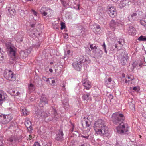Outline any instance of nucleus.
I'll return each mask as SVG.
<instances>
[{
	"label": "nucleus",
	"mask_w": 146,
	"mask_h": 146,
	"mask_svg": "<svg viewBox=\"0 0 146 146\" xmlns=\"http://www.w3.org/2000/svg\"><path fill=\"white\" fill-rule=\"evenodd\" d=\"M122 76H123V77H124L125 76L124 75H123H123Z\"/></svg>",
	"instance_id": "e2e57ef3"
},
{
	"label": "nucleus",
	"mask_w": 146,
	"mask_h": 146,
	"mask_svg": "<svg viewBox=\"0 0 146 146\" xmlns=\"http://www.w3.org/2000/svg\"><path fill=\"white\" fill-rule=\"evenodd\" d=\"M6 45L9 52L10 55L12 57H14L15 56V52L14 47L11 46V43H10L8 44L6 43Z\"/></svg>",
	"instance_id": "0eeeda50"
},
{
	"label": "nucleus",
	"mask_w": 146,
	"mask_h": 146,
	"mask_svg": "<svg viewBox=\"0 0 146 146\" xmlns=\"http://www.w3.org/2000/svg\"><path fill=\"white\" fill-rule=\"evenodd\" d=\"M47 78L45 77H42V80L44 81H46Z\"/></svg>",
	"instance_id": "79ce46f5"
},
{
	"label": "nucleus",
	"mask_w": 146,
	"mask_h": 146,
	"mask_svg": "<svg viewBox=\"0 0 146 146\" xmlns=\"http://www.w3.org/2000/svg\"><path fill=\"white\" fill-rule=\"evenodd\" d=\"M110 98L111 99H113V96L112 95H110Z\"/></svg>",
	"instance_id": "8fccbe9b"
},
{
	"label": "nucleus",
	"mask_w": 146,
	"mask_h": 146,
	"mask_svg": "<svg viewBox=\"0 0 146 146\" xmlns=\"http://www.w3.org/2000/svg\"><path fill=\"white\" fill-rule=\"evenodd\" d=\"M25 124L27 127H29L31 125V123L30 121H27L25 122Z\"/></svg>",
	"instance_id": "c85d7f7f"
},
{
	"label": "nucleus",
	"mask_w": 146,
	"mask_h": 146,
	"mask_svg": "<svg viewBox=\"0 0 146 146\" xmlns=\"http://www.w3.org/2000/svg\"><path fill=\"white\" fill-rule=\"evenodd\" d=\"M134 79V78L133 76H128L127 77V78H126V80L125 81V83H127L129 82L132 80Z\"/></svg>",
	"instance_id": "4be33fe9"
},
{
	"label": "nucleus",
	"mask_w": 146,
	"mask_h": 146,
	"mask_svg": "<svg viewBox=\"0 0 146 146\" xmlns=\"http://www.w3.org/2000/svg\"><path fill=\"white\" fill-rule=\"evenodd\" d=\"M21 112L23 115H26L27 114V111L25 108L23 107H21Z\"/></svg>",
	"instance_id": "412c9836"
},
{
	"label": "nucleus",
	"mask_w": 146,
	"mask_h": 146,
	"mask_svg": "<svg viewBox=\"0 0 146 146\" xmlns=\"http://www.w3.org/2000/svg\"><path fill=\"white\" fill-rule=\"evenodd\" d=\"M8 141L11 142H12L13 141V138H10L8 139Z\"/></svg>",
	"instance_id": "58836bf2"
},
{
	"label": "nucleus",
	"mask_w": 146,
	"mask_h": 146,
	"mask_svg": "<svg viewBox=\"0 0 146 146\" xmlns=\"http://www.w3.org/2000/svg\"><path fill=\"white\" fill-rule=\"evenodd\" d=\"M108 11L110 15L112 17H115L116 14V9L113 7L108 6Z\"/></svg>",
	"instance_id": "6e6552de"
},
{
	"label": "nucleus",
	"mask_w": 146,
	"mask_h": 146,
	"mask_svg": "<svg viewBox=\"0 0 146 146\" xmlns=\"http://www.w3.org/2000/svg\"><path fill=\"white\" fill-rule=\"evenodd\" d=\"M32 12L33 14L35 16H36L37 15V12L34 10H32Z\"/></svg>",
	"instance_id": "c9c22d12"
},
{
	"label": "nucleus",
	"mask_w": 146,
	"mask_h": 146,
	"mask_svg": "<svg viewBox=\"0 0 146 146\" xmlns=\"http://www.w3.org/2000/svg\"><path fill=\"white\" fill-rule=\"evenodd\" d=\"M81 146H90V145L89 144L85 143L81 145Z\"/></svg>",
	"instance_id": "ea45409f"
},
{
	"label": "nucleus",
	"mask_w": 146,
	"mask_h": 146,
	"mask_svg": "<svg viewBox=\"0 0 146 146\" xmlns=\"http://www.w3.org/2000/svg\"><path fill=\"white\" fill-rule=\"evenodd\" d=\"M40 12L43 15L46 17L50 16L52 12V10L44 7H42Z\"/></svg>",
	"instance_id": "423d86ee"
},
{
	"label": "nucleus",
	"mask_w": 146,
	"mask_h": 146,
	"mask_svg": "<svg viewBox=\"0 0 146 146\" xmlns=\"http://www.w3.org/2000/svg\"><path fill=\"white\" fill-rule=\"evenodd\" d=\"M81 61L76 62L73 64L74 68L76 70L80 71L81 67Z\"/></svg>",
	"instance_id": "9b49d317"
},
{
	"label": "nucleus",
	"mask_w": 146,
	"mask_h": 146,
	"mask_svg": "<svg viewBox=\"0 0 146 146\" xmlns=\"http://www.w3.org/2000/svg\"><path fill=\"white\" fill-rule=\"evenodd\" d=\"M17 95H19V94L20 93L19 92H17Z\"/></svg>",
	"instance_id": "4d7b16f0"
},
{
	"label": "nucleus",
	"mask_w": 146,
	"mask_h": 146,
	"mask_svg": "<svg viewBox=\"0 0 146 146\" xmlns=\"http://www.w3.org/2000/svg\"><path fill=\"white\" fill-rule=\"evenodd\" d=\"M49 71L50 72H53V70L52 69H50L49 70Z\"/></svg>",
	"instance_id": "a18cd8bd"
},
{
	"label": "nucleus",
	"mask_w": 146,
	"mask_h": 146,
	"mask_svg": "<svg viewBox=\"0 0 146 146\" xmlns=\"http://www.w3.org/2000/svg\"><path fill=\"white\" fill-rule=\"evenodd\" d=\"M4 0H0V2L2 3L4 1Z\"/></svg>",
	"instance_id": "6e6d98bb"
},
{
	"label": "nucleus",
	"mask_w": 146,
	"mask_h": 146,
	"mask_svg": "<svg viewBox=\"0 0 146 146\" xmlns=\"http://www.w3.org/2000/svg\"><path fill=\"white\" fill-rule=\"evenodd\" d=\"M78 9H79V7H78Z\"/></svg>",
	"instance_id": "0e129e2a"
},
{
	"label": "nucleus",
	"mask_w": 146,
	"mask_h": 146,
	"mask_svg": "<svg viewBox=\"0 0 146 146\" xmlns=\"http://www.w3.org/2000/svg\"><path fill=\"white\" fill-rule=\"evenodd\" d=\"M82 82L83 86L86 89L89 90L91 87V83L88 79L84 80Z\"/></svg>",
	"instance_id": "1a4fd4ad"
},
{
	"label": "nucleus",
	"mask_w": 146,
	"mask_h": 146,
	"mask_svg": "<svg viewBox=\"0 0 146 146\" xmlns=\"http://www.w3.org/2000/svg\"><path fill=\"white\" fill-rule=\"evenodd\" d=\"M118 25V23L113 20H111L110 23V27L111 29L114 31Z\"/></svg>",
	"instance_id": "4468645a"
},
{
	"label": "nucleus",
	"mask_w": 146,
	"mask_h": 146,
	"mask_svg": "<svg viewBox=\"0 0 146 146\" xmlns=\"http://www.w3.org/2000/svg\"><path fill=\"white\" fill-rule=\"evenodd\" d=\"M70 52V50H68L67 51V53L68 54H69Z\"/></svg>",
	"instance_id": "de8ad7c7"
},
{
	"label": "nucleus",
	"mask_w": 146,
	"mask_h": 146,
	"mask_svg": "<svg viewBox=\"0 0 146 146\" xmlns=\"http://www.w3.org/2000/svg\"><path fill=\"white\" fill-rule=\"evenodd\" d=\"M94 128L98 134L106 136L108 135V128L105 125L104 121L101 119H99L95 122Z\"/></svg>",
	"instance_id": "f257e3e1"
},
{
	"label": "nucleus",
	"mask_w": 146,
	"mask_h": 146,
	"mask_svg": "<svg viewBox=\"0 0 146 146\" xmlns=\"http://www.w3.org/2000/svg\"><path fill=\"white\" fill-rule=\"evenodd\" d=\"M122 55L123 57V60H126L128 59L127 54L126 52H124L123 53Z\"/></svg>",
	"instance_id": "a878e982"
},
{
	"label": "nucleus",
	"mask_w": 146,
	"mask_h": 146,
	"mask_svg": "<svg viewBox=\"0 0 146 146\" xmlns=\"http://www.w3.org/2000/svg\"><path fill=\"white\" fill-rule=\"evenodd\" d=\"M12 119L11 117L9 115H0V124L7 123Z\"/></svg>",
	"instance_id": "20e7f679"
},
{
	"label": "nucleus",
	"mask_w": 146,
	"mask_h": 146,
	"mask_svg": "<svg viewBox=\"0 0 146 146\" xmlns=\"http://www.w3.org/2000/svg\"><path fill=\"white\" fill-rule=\"evenodd\" d=\"M95 47V46H94V45L93 44H91L90 46V48L91 49H94Z\"/></svg>",
	"instance_id": "e433bc0d"
},
{
	"label": "nucleus",
	"mask_w": 146,
	"mask_h": 146,
	"mask_svg": "<svg viewBox=\"0 0 146 146\" xmlns=\"http://www.w3.org/2000/svg\"><path fill=\"white\" fill-rule=\"evenodd\" d=\"M1 48H0V62L4 59V56L1 52Z\"/></svg>",
	"instance_id": "b1692460"
},
{
	"label": "nucleus",
	"mask_w": 146,
	"mask_h": 146,
	"mask_svg": "<svg viewBox=\"0 0 146 146\" xmlns=\"http://www.w3.org/2000/svg\"><path fill=\"white\" fill-rule=\"evenodd\" d=\"M118 42L120 44H122V42H121L120 41H119Z\"/></svg>",
	"instance_id": "5fc2aeb1"
},
{
	"label": "nucleus",
	"mask_w": 146,
	"mask_h": 146,
	"mask_svg": "<svg viewBox=\"0 0 146 146\" xmlns=\"http://www.w3.org/2000/svg\"><path fill=\"white\" fill-rule=\"evenodd\" d=\"M104 51H105V52L106 54H107V50H106V48H104Z\"/></svg>",
	"instance_id": "09e8293b"
},
{
	"label": "nucleus",
	"mask_w": 146,
	"mask_h": 146,
	"mask_svg": "<svg viewBox=\"0 0 146 146\" xmlns=\"http://www.w3.org/2000/svg\"><path fill=\"white\" fill-rule=\"evenodd\" d=\"M41 101L43 104H45L48 103V100L45 97L42 98L41 99Z\"/></svg>",
	"instance_id": "bb28decb"
},
{
	"label": "nucleus",
	"mask_w": 146,
	"mask_h": 146,
	"mask_svg": "<svg viewBox=\"0 0 146 146\" xmlns=\"http://www.w3.org/2000/svg\"><path fill=\"white\" fill-rule=\"evenodd\" d=\"M4 75L5 78L9 80L13 81L15 80V78L13 76V73L10 70H5Z\"/></svg>",
	"instance_id": "39448f33"
},
{
	"label": "nucleus",
	"mask_w": 146,
	"mask_h": 146,
	"mask_svg": "<svg viewBox=\"0 0 146 146\" xmlns=\"http://www.w3.org/2000/svg\"><path fill=\"white\" fill-rule=\"evenodd\" d=\"M64 38H66V39L68 38V34L66 33L64 35Z\"/></svg>",
	"instance_id": "72a5a7b5"
},
{
	"label": "nucleus",
	"mask_w": 146,
	"mask_h": 146,
	"mask_svg": "<svg viewBox=\"0 0 146 146\" xmlns=\"http://www.w3.org/2000/svg\"><path fill=\"white\" fill-rule=\"evenodd\" d=\"M140 137L141 138V136L140 135Z\"/></svg>",
	"instance_id": "69168bd1"
},
{
	"label": "nucleus",
	"mask_w": 146,
	"mask_h": 146,
	"mask_svg": "<svg viewBox=\"0 0 146 146\" xmlns=\"http://www.w3.org/2000/svg\"><path fill=\"white\" fill-rule=\"evenodd\" d=\"M29 137L28 138V139H32V137L30 135H29Z\"/></svg>",
	"instance_id": "49530a36"
},
{
	"label": "nucleus",
	"mask_w": 146,
	"mask_h": 146,
	"mask_svg": "<svg viewBox=\"0 0 146 146\" xmlns=\"http://www.w3.org/2000/svg\"><path fill=\"white\" fill-rule=\"evenodd\" d=\"M133 90L135 91L138 92L140 90V88L138 86L134 87L133 88Z\"/></svg>",
	"instance_id": "c756f323"
},
{
	"label": "nucleus",
	"mask_w": 146,
	"mask_h": 146,
	"mask_svg": "<svg viewBox=\"0 0 146 146\" xmlns=\"http://www.w3.org/2000/svg\"><path fill=\"white\" fill-rule=\"evenodd\" d=\"M101 12V13H102V9H100L99 10V9H98V13H99V12Z\"/></svg>",
	"instance_id": "a19ab883"
},
{
	"label": "nucleus",
	"mask_w": 146,
	"mask_h": 146,
	"mask_svg": "<svg viewBox=\"0 0 146 146\" xmlns=\"http://www.w3.org/2000/svg\"><path fill=\"white\" fill-rule=\"evenodd\" d=\"M115 47L116 48H117V45H116L115 46Z\"/></svg>",
	"instance_id": "13d9d810"
},
{
	"label": "nucleus",
	"mask_w": 146,
	"mask_h": 146,
	"mask_svg": "<svg viewBox=\"0 0 146 146\" xmlns=\"http://www.w3.org/2000/svg\"><path fill=\"white\" fill-rule=\"evenodd\" d=\"M35 25L34 24H32V25H31V26L32 27H35Z\"/></svg>",
	"instance_id": "3c124183"
},
{
	"label": "nucleus",
	"mask_w": 146,
	"mask_h": 146,
	"mask_svg": "<svg viewBox=\"0 0 146 146\" xmlns=\"http://www.w3.org/2000/svg\"><path fill=\"white\" fill-rule=\"evenodd\" d=\"M13 93H15V91H13Z\"/></svg>",
	"instance_id": "680f3d73"
},
{
	"label": "nucleus",
	"mask_w": 146,
	"mask_h": 146,
	"mask_svg": "<svg viewBox=\"0 0 146 146\" xmlns=\"http://www.w3.org/2000/svg\"><path fill=\"white\" fill-rule=\"evenodd\" d=\"M128 32L130 35H135L136 33V31L135 28L133 27L132 26H131L128 29Z\"/></svg>",
	"instance_id": "dca6fc26"
},
{
	"label": "nucleus",
	"mask_w": 146,
	"mask_h": 146,
	"mask_svg": "<svg viewBox=\"0 0 146 146\" xmlns=\"http://www.w3.org/2000/svg\"><path fill=\"white\" fill-rule=\"evenodd\" d=\"M82 98L84 101H86L87 102L88 100L90 99V94H83Z\"/></svg>",
	"instance_id": "6ab92c4d"
},
{
	"label": "nucleus",
	"mask_w": 146,
	"mask_h": 146,
	"mask_svg": "<svg viewBox=\"0 0 146 146\" xmlns=\"http://www.w3.org/2000/svg\"><path fill=\"white\" fill-rule=\"evenodd\" d=\"M102 46L103 47V49H104V48H106V46L105 45V43L104 42Z\"/></svg>",
	"instance_id": "4c0bfd02"
},
{
	"label": "nucleus",
	"mask_w": 146,
	"mask_h": 146,
	"mask_svg": "<svg viewBox=\"0 0 146 146\" xmlns=\"http://www.w3.org/2000/svg\"><path fill=\"white\" fill-rule=\"evenodd\" d=\"M86 126L87 127H89L90 125V122L86 121L85 122Z\"/></svg>",
	"instance_id": "f704fd0d"
},
{
	"label": "nucleus",
	"mask_w": 146,
	"mask_h": 146,
	"mask_svg": "<svg viewBox=\"0 0 146 146\" xmlns=\"http://www.w3.org/2000/svg\"><path fill=\"white\" fill-rule=\"evenodd\" d=\"M33 146H40V144L37 142H35Z\"/></svg>",
	"instance_id": "473e14b6"
},
{
	"label": "nucleus",
	"mask_w": 146,
	"mask_h": 146,
	"mask_svg": "<svg viewBox=\"0 0 146 146\" xmlns=\"http://www.w3.org/2000/svg\"><path fill=\"white\" fill-rule=\"evenodd\" d=\"M63 132L62 131H60L57 134L56 139L58 141H60L63 138Z\"/></svg>",
	"instance_id": "f3484780"
},
{
	"label": "nucleus",
	"mask_w": 146,
	"mask_h": 146,
	"mask_svg": "<svg viewBox=\"0 0 146 146\" xmlns=\"http://www.w3.org/2000/svg\"><path fill=\"white\" fill-rule=\"evenodd\" d=\"M50 78L51 79V78H47L46 80V82H48V81H49V79Z\"/></svg>",
	"instance_id": "864d4df0"
},
{
	"label": "nucleus",
	"mask_w": 146,
	"mask_h": 146,
	"mask_svg": "<svg viewBox=\"0 0 146 146\" xmlns=\"http://www.w3.org/2000/svg\"><path fill=\"white\" fill-rule=\"evenodd\" d=\"M111 118L112 121L115 124L120 123L124 119L123 115L118 113H113Z\"/></svg>",
	"instance_id": "f03ea898"
},
{
	"label": "nucleus",
	"mask_w": 146,
	"mask_h": 146,
	"mask_svg": "<svg viewBox=\"0 0 146 146\" xmlns=\"http://www.w3.org/2000/svg\"><path fill=\"white\" fill-rule=\"evenodd\" d=\"M96 28L97 29H98V31H99V29H100V26L99 25H97L96 27Z\"/></svg>",
	"instance_id": "37998d69"
},
{
	"label": "nucleus",
	"mask_w": 146,
	"mask_h": 146,
	"mask_svg": "<svg viewBox=\"0 0 146 146\" xmlns=\"http://www.w3.org/2000/svg\"><path fill=\"white\" fill-rule=\"evenodd\" d=\"M137 15L136 13H134L131 15L129 16L128 19L130 21H132L133 19L135 18V16Z\"/></svg>",
	"instance_id": "aec40b11"
},
{
	"label": "nucleus",
	"mask_w": 146,
	"mask_h": 146,
	"mask_svg": "<svg viewBox=\"0 0 146 146\" xmlns=\"http://www.w3.org/2000/svg\"><path fill=\"white\" fill-rule=\"evenodd\" d=\"M61 30H62L63 29L65 28V23L63 22H61Z\"/></svg>",
	"instance_id": "7c9ffc66"
},
{
	"label": "nucleus",
	"mask_w": 146,
	"mask_h": 146,
	"mask_svg": "<svg viewBox=\"0 0 146 146\" xmlns=\"http://www.w3.org/2000/svg\"><path fill=\"white\" fill-rule=\"evenodd\" d=\"M15 39L18 42H21L23 40V34L22 33H18L15 36Z\"/></svg>",
	"instance_id": "9d476101"
},
{
	"label": "nucleus",
	"mask_w": 146,
	"mask_h": 146,
	"mask_svg": "<svg viewBox=\"0 0 146 146\" xmlns=\"http://www.w3.org/2000/svg\"><path fill=\"white\" fill-rule=\"evenodd\" d=\"M7 97V95L4 92H1L0 93V105L5 101Z\"/></svg>",
	"instance_id": "ddd939ff"
},
{
	"label": "nucleus",
	"mask_w": 146,
	"mask_h": 146,
	"mask_svg": "<svg viewBox=\"0 0 146 146\" xmlns=\"http://www.w3.org/2000/svg\"><path fill=\"white\" fill-rule=\"evenodd\" d=\"M50 64H53V62H50Z\"/></svg>",
	"instance_id": "052dcab7"
},
{
	"label": "nucleus",
	"mask_w": 146,
	"mask_h": 146,
	"mask_svg": "<svg viewBox=\"0 0 146 146\" xmlns=\"http://www.w3.org/2000/svg\"><path fill=\"white\" fill-rule=\"evenodd\" d=\"M28 92L29 93L33 92L35 91V88L34 84L32 83H30L28 86Z\"/></svg>",
	"instance_id": "2eb2a0df"
},
{
	"label": "nucleus",
	"mask_w": 146,
	"mask_h": 146,
	"mask_svg": "<svg viewBox=\"0 0 146 146\" xmlns=\"http://www.w3.org/2000/svg\"><path fill=\"white\" fill-rule=\"evenodd\" d=\"M64 88H65V86L64 85H63V86H62Z\"/></svg>",
	"instance_id": "bf43d9fd"
},
{
	"label": "nucleus",
	"mask_w": 146,
	"mask_h": 146,
	"mask_svg": "<svg viewBox=\"0 0 146 146\" xmlns=\"http://www.w3.org/2000/svg\"><path fill=\"white\" fill-rule=\"evenodd\" d=\"M81 137H82L85 138H86V139L88 138V136H83V135H82Z\"/></svg>",
	"instance_id": "c03bdc74"
},
{
	"label": "nucleus",
	"mask_w": 146,
	"mask_h": 146,
	"mask_svg": "<svg viewBox=\"0 0 146 146\" xmlns=\"http://www.w3.org/2000/svg\"><path fill=\"white\" fill-rule=\"evenodd\" d=\"M112 81L111 78H109L107 79V80H106L105 83V85L107 86H108Z\"/></svg>",
	"instance_id": "5701e85b"
},
{
	"label": "nucleus",
	"mask_w": 146,
	"mask_h": 146,
	"mask_svg": "<svg viewBox=\"0 0 146 146\" xmlns=\"http://www.w3.org/2000/svg\"><path fill=\"white\" fill-rule=\"evenodd\" d=\"M30 53V51L27 50L21 51L20 53V58L22 59L25 58Z\"/></svg>",
	"instance_id": "f8f14e48"
},
{
	"label": "nucleus",
	"mask_w": 146,
	"mask_h": 146,
	"mask_svg": "<svg viewBox=\"0 0 146 146\" xmlns=\"http://www.w3.org/2000/svg\"><path fill=\"white\" fill-rule=\"evenodd\" d=\"M55 81L54 80H52V84L54 83H55Z\"/></svg>",
	"instance_id": "603ef678"
},
{
	"label": "nucleus",
	"mask_w": 146,
	"mask_h": 146,
	"mask_svg": "<svg viewBox=\"0 0 146 146\" xmlns=\"http://www.w3.org/2000/svg\"><path fill=\"white\" fill-rule=\"evenodd\" d=\"M118 133L122 134L127 132L128 131L127 127L123 123H120V124L116 128Z\"/></svg>",
	"instance_id": "7ed1b4c3"
},
{
	"label": "nucleus",
	"mask_w": 146,
	"mask_h": 146,
	"mask_svg": "<svg viewBox=\"0 0 146 146\" xmlns=\"http://www.w3.org/2000/svg\"><path fill=\"white\" fill-rule=\"evenodd\" d=\"M139 41H146V37L143 36H140L138 38Z\"/></svg>",
	"instance_id": "393cba45"
},
{
	"label": "nucleus",
	"mask_w": 146,
	"mask_h": 146,
	"mask_svg": "<svg viewBox=\"0 0 146 146\" xmlns=\"http://www.w3.org/2000/svg\"><path fill=\"white\" fill-rule=\"evenodd\" d=\"M128 2V0H123L121 1L119 3V5L121 7H125Z\"/></svg>",
	"instance_id": "a211bd4d"
},
{
	"label": "nucleus",
	"mask_w": 146,
	"mask_h": 146,
	"mask_svg": "<svg viewBox=\"0 0 146 146\" xmlns=\"http://www.w3.org/2000/svg\"><path fill=\"white\" fill-rule=\"evenodd\" d=\"M39 113H41L40 115H41V117H44L46 116V113L42 110H41V111H40Z\"/></svg>",
	"instance_id": "cd10ccee"
},
{
	"label": "nucleus",
	"mask_w": 146,
	"mask_h": 146,
	"mask_svg": "<svg viewBox=\"0 0 146 146\" xmlns=\"http://www.w3.org/2000/svg\"><path fill=\"white\" fill-rule=\"evenodd\" d=\"M40 111H41V110H38L36 113V114L37 116V117L39 118H40V117H41V115H40L41 113H39Z\"/></svg>",
	"instance_id": "2f4dec72"
}]
</instances>
